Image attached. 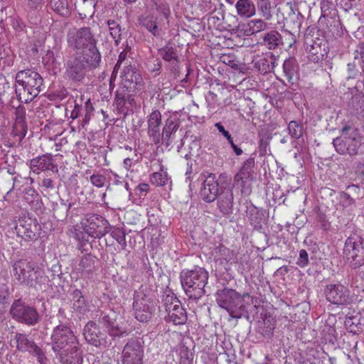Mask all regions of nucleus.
Listing matches in <instances>:
<instances>
[{"mask_svg": "<svg viewBox=\"0 0 364 364\" xmlns=\"http://www.w3.org/2000/svg\"><path fill=\"white\" fill-rule=\"evenodd\" d=\"M336 2L345 11L355 9L354 15L360 21H364V0H336Z\"/></svg>", "mask_w": 364, "mask_h": 364, "instance_id": "obj_26", "label": "nucleus"}, {"mask_svg": "<svg viewBox=\"0 0 364 364\" xmlns=\"http://www.w3.org/2000/svg\"><path fill=\"white\" fill-rule=\"evenodd\" d=\"M284 33H285V43L288 45L289 47H292L294 44L297 41L296 35L294 33L289 31L287 30H284Z\"/></svg>", "mask_w": 364, "mask_h": 364, "instance_id": "obj_60", "label": "nucleus"}, {"mask_svg": "<svg viewBox=\"0 0 364 364\" xmlns=\"http://www.w3.org/2000/svg\"><path fill=\"white\" fill-rule=\"evenodd\" d=\"M247 218L252 226L259 228L262 225V214L255 206H250L247 210Z\"/></svg>", "mask_w": 364, "mask_h": 364, "instance_id": "obj_39", "label": "nucleus"}, {"mask_svg": "<svg viewBox=\"0 0 364 364\" xmlns=\"http://www.w3.org/2000/svg\"><path fill=\"white\" fill-rule=\"evenodd\" d=\"M49 6L60 16L67 17L70 14L68 0H50Z\"/></svg>", "mask_w": 364, "mask_h": 364, "instance_id": "obj_38", "label": "nucleus"}, {"mask_svg": "<svg viewBox=\"0 0 364 364\" xmlns=\"http://www.w3.org/2000/svg\"><path fill=\"white\" fill-rule=\"evenodd\" d=\"M126 92L124 89L119 90L115 93L114 103L117 109L120 112H124L126 111Z\"/></svg>", "mask_w": 364, "mask_h": 364, "instance_id": "obj_48", "label": "nucleus"}, {"mask_svg": "<svg viewBox=\"0 0 364 364\" xmlns=\"http://www.w3.org/2000/svg\"><path fill=\"white\" fill-rule=\"evenodd\" d=\"M18 178H21V176L19 174L11 178L12 186L4 196V200L8 201L9 203H14L16 201L15 197L12 196V192L15 189L16 183L18 182Z\"/></svg>", "mask_w": 364, "mask_h": 364, "instance_id": "obj_54", "label": "nucleus"}, {"mask_svg": "<svg viewBox=\"0 0 364 364\" xmlns=\"http://www.w3.org/2000/svg\"><path fill=\"white\" fill-rule=\"evenodd\" d=\"M218 304L225 309L232 318H240L247 316L244 300L239 293L232 289H223L216 295Z\"/></svg>", "mask_w": 364, "mask_h": 364, "instance_id": "obj_7", "label": "nucleus"}, {"mask_svg": "<svg viewBox=\"0 0 364 364\" xmlns=\"http://www.w3.org/2000/svg\"><path fill=\"white\" fill-rule=\"evenodd\" d=\"M309 263V255L305 250L299 251V255L296 260V264L301 268L306 267Z\"/></svg>", "mask_w": 364, "mask_h": 364, "instance_id": "obj_57", "label": "nucleus"}, {"mask_svg": "<svg viewBox=\"0 0 364 364\" xmlns=\"http://www.w3.org/2000/svg\"><path fill=\"white\" fill-rule=\"evenodd\" d=\"M10 314L17 321L28 325H36L39 321V314L36 308L29 306L20 299L14 301Z\"/></svg>", "mask_w": 364, "mask_h": 364, "instance_id": "obj_10", "label": "nucleus"}, {"mask_svg": "<svg viewBox=\"0 0 364 364\" xmlns=\"http://www.w3.org/2000/svg\"><path fill=\"white\" fill-rule=\"evenodd\" d=\"M179 364H192L193 354L188 349H183L180 351Z\"/></svg>", "mask_w": 364, "mask_h": 364, "instance_id": "obj_56", "label": "nucleus"}, {"mask_svg": "<svg viewBox=\"0 0 364 364\" xmlns=\"http://www.w3.org/2000/svg\"><path fill=\"white\" fill-rule=\"evenodd\" d=\"M51 340L52 349L56 355L79 346L73 332L65 325H58L53 329Z\"/></svg>", "mask_w": 364, "mask_h": 364, "instance_id": "obj_8", "label": "nucleus"}, {"mask_svg": "<svg viewBox=\"0 0 364 364\" xmlns=\"http://www.w3.org/2000/svg\"><path fill=\"white\" fill-rule=\"evenodd\" d=\"M84 231L90 237L100 239L110 231L111 225L102 216L97 214L87 215L82 223Z\"/></svg>", "mask_w": 364, "mask_h": 364, "instance_id": "obj_11", "label": "nucleus"}, {"mask_svg": "<svg viewBox=\"0 0 364 364\" xmlns=\"http://www.w3.org/2000/svg\"><path fill=\"white\" fill-rule=\"evenodd\" d=\"M339 200L341 205L345 208H349L355 205V200L349 193L344 191L340 192Z\"/></svg>", "mask_w": 364, "mask_h": 364, "instance_id": "obj_53", "label": "nucleus"}, {"mask_svg": "<svg viewBox=\"0 0 364 364\" xmlns=\"http://www.w3.org/2000/svg\"><path fill=\"white\" fill-rule=\"evenodd\" d=\"M149 189V185L147 183H140L139 184L136 189L135 193L136 195L139 196L140 197L145 196L147 191Z\"/></svg>", "mask_w": 364, "mask_h": 364, "instance_id": "obj_62", "label": "nucleus"}, {"mask_svg": "<svg viewBox=\"0 0 364 364\" xmlns=\"http://www.w3.org/2000/svg\"><path fill=\"white\" fill-rule=\"evenodd\" d=\"M182 287L186 296L198 300L205 293V287L208 280V272L203 267L183 270L180 274Z\"/></svg>", "mask_w": 364, "mask_h": 364, "instance_id": "obj_4", "label": "nucleus"}, {"mask_svg": "<svg viewBox=\"0 0 364 364\" xmlns=\"http://www.w3.org/2000/svg\"><path fill=\"white\" fill-rule=\"evenodd\" d=\"M101 61H97L95 65L87 63L84 55H78L68 60L65 66V75L67 77L73 81H82L86 73L91 69H95L100 66Z\"/></svg>", "mask_w": 364, "mask_h": 364, "instance_id": "obj_9", "label": "nucleus"}, {"mask_svg": "<svg viewBox=\"0 0 364 364\" xmlns=\"http://www.w3.org/2000/svg\"><path fill=\"white\" fill-rule=\"evenodd\" d=\"M203 182V186L200 191L201 198L206 203H212L216 200L221 191L226 186L220 185L216 180L215 175L208 173Z\"/></svg>", "mask_w": 364, "mask_h": 364, "instance_id": "obj_17", "label": "nucleus"}, {"mask_svg": "<svg viewBox=\"0 0 364 364\" xmlns=\"http://www.w3.org/2000/svg\"><path fill=\"white\" fill-rule=\"evenodd\" d=\"M109 232L110 236L117 242L121 248L124 250L127 247L126 234L124 231L121 228L111 226Z\"/></svg>", "mask_w": 364, "mask_h": 364, "instance_id": "obj_45", "label": "nucleus"}, {"mask_svg": "<svg viewBox=\"0 0 364 364\" xmlns=\"http://www.w3.org/2000/svg\"><path fill=\"white\" fill-rule=\"evenodd\" d=\"M29 167L31 171L37 175L46 171L58 172V165L54 162L53 156L51 154H43L32 159L30 160Z\"/></svg>", "mask_w": 364, "mask_h": 364, "instance_id": "obj_19", "label": "nucleus"}, {"mask_svg": "<svg viewBox=\"0 0 364 364\" xmlns=\"http://www.w3.org/2000/svg\"><path fill=\"white\" fill-rule=\"evenodd\" d=\"M135 318L140 322L149 321L156 311V302L151 291L141 286L134 294L132 304Z\"/></svg>", "mask_w": 364, "mask_h": 364, "instance_id": "obj_6", "label": "nucleus"}, {"mask_svg": "<svg viewBox=\"0 0 364 364\" xmlns=\"http://www.w3.org/2000/svg\"><path fill=\"white\" fill-rule=\"evenodd\" d=\"M341 135L333 140L337 153L341 155L356 156L363 144V136L358 128L345 125L340 131Z\"/></svg>", "mask_w": 364, "mask_h": 364, "instance_id": "obj_5", "label": "nucleus"}, {"mask_svg": "<svg viewBox=\"0 0 364 364\" xmlns=\"http://www.w3.org/2000/svg\"><path fill=\"white\" fill-rule=\"evenodd\" d=\"M161 124V114L159 110L153 111L148 119V134L154 144L161 141L160 125Z\"/></svg>", "mask_w": 364, "mask_h": 364, "instance_id": "obj_24", "label": "nucleus"}, {"mask_svg": "<svg viewBox=\"0 0 364 364\" xmlns=\"http://www.w3.org/2000/svg\"><path fill=\"white\" fill-rule=\"evenodd\" d=\"M363 250L362 243L349 237L345 242L343 254L353 268L360 267L364 262V258L360 252Z\"/></svg>", "mask_w": 364, "mask_h": 364, "instance_id": "obj_18", "label": "nucleus"}, {"mask_svg": "<svg viewBox=\"0 0 364 364\" xmlns=\"http://www.w3.org/2000/svg\"><path fill=\"white\" fill-rule=\"evenodd\" d=\"M324 294L328 302L337 306L348 305L351 301L349 289L340 282L326 285Z\"/></svg>", "mask_w": 364, "mask_h": 364, "instance_id": "obj_15", "label": "nucleus"}, {"mask_svg": "<svg viewBox=\"0 0 364 364\" xmlns=\"http://www.w3.org/2000/svg\"><path fill=\"white\" fill-rule=\"evenodd\" d=\"M144 342L141 338H132L124 345L122 353V364H143Z\"/></svg>", "mask_w": 364, "mask_h": 364, "instance_id": "obj_14", "label": "nucleus"}, {"mask_svg": "<svg viewBox=\"0 0 364 364\" xmlns=\"http://www.w3.org/2000/svg\"><path fill=\"white\" fill-rule=\"evenodd\" d=\"M298 70L299 67L295 58H290L284 60L283 71L289 82L293 83V80L297 78Z\"/></svg>", "mask_w": 364, "mask_h": 364, "instance_id": "obj_33", "label": "nucleus"}, {"mask_svg": "<svg viewBox=\"0 0 364 364\" xmlns=\"http://www.w3.org/2000/svg\"><path fill=\"white\" fill-rule=\"evenodd\" d=\"M141 26L146 28L154 36H159L160 31L162 30V18L156 16L154 12L143 16L139 19Z\"/></svg>", "mask_w": 364, "mask_h": 364, "instance_id": "obj_22", "label": "nucleus"}, {"mask_svg": "<svg viewBox=\"0 0 364 364\" xmlns=\"http://www.w3.org/2000/svg\"><path fill=\"white\" fill-rule=\"evenodd\" d=\"M15 122L14 125V133L19 136L20 139L24 138L27 133V125L26 123V109L24 107L18 106L15 111Z\"/></svg>", "mask_w": 364, "mask_h": 364, "instance_id": "obj_27", "label": "nucleus"}, {"mask_svg": "<svg viewBox=\"0 0 364 364\" xmlns=\"http://www.w3.org/2000/svg\"><path fill=\"white\" fill-rule=\"evenodd\" d=\"M16 349L22 353L28 352L36 357L40 364H48V359L43 350L39 347L28 335L16 333L14 338Z\"/></svg>", "mask_w": 364, "mask_h": 364, "instance_id": "obj_12", "label": "nucleus"}, {"mask_svg": "<svg viewBox=\"0 0 364 364\" xmlns=\"http://www.w3.org/2000/svg\"><path fill=\"white\" fill-rule=\"evenodd\" d=\"M18 192L19 194L23 195V199L27 203L31 204L34 202L36 198L38 196V194L36 190L31 187L24 188L23 190L18 189Z\"/></svg>", "mask_w": 364, "mask_h": 364, "instance_id": "obj_49", "label": "nucleus"}, {"mask_svg": "<svg viewBox=\"0 0 364 364\" xmlns=\"http://www.w3.org/2000/svg\"><path fill=\"white\" fill-rule=\"evenodd\" d=\"M167 321L173 322L175 325H183L187 321L186 310L181 304L174 309H171V311H167Z\"/></svg>", "mask_w": 364, "mask_h": 364, "instance_id": "obj_34", "label": "nucleus"}, {"mask_svg": "<svg viewBox=\"0 0 364 364\" xmlns=\"http://www.w3.org/2000/svg\"><path fill=\"white\" fill-rule=\"evenodd\" d=\"M82 111V105H79L75 102L73 109L71 112L70 117L73 119H76L81 116V112Z\"/></svg>", "mask_w": 364, "mask_h": 364, "instance_id": "obj_63", "label": "nucleus"}, {"mask_svg": "<svg viewBox=\"0 0 364 364\" xmlns=\"http://www.w3.org/2000/svg\"><path fill=\"white\" fill-rule=\"evenodd\" d=\"M218 209L223 215H229L232 212L233 193L230 187H225L216 198Z\"/></svg>", "mask_w": 364, "mask_h": 364, "instance_id": "obj_23", "label": "nucleus"}, {"mask_svg": "<svg viewBox=\"0 0 364 364\" xmlns=\"http://www.w3.org/2000/svg\"><path fill=\"white\" fill-rule=\"evenodd\" d=\"M77 11L82 19L92 18L95 12V0H81L78 4Z\"/></svg>", "mask_w": 364, "mask_h": 364, "instance_id": "obj_36", "label": "nucleus"}, {"mask_svg": "<svg viewBox=\"0 0 364 364\" xmlns=\"http://www.w3.org/2000/svg\"><path fill=\"white\" fill-rule=\"evenodd\" d=\"M248 29L246 30L249 34H254L267 28V23L262 19L255 18L252 19L247 23Z\"/></svg>", "mask_w": 364, "mask_h": 364, "instance_id": "obj_41", "label": "nucleus"}, {"mask_svg": "<svg viewBox=\"0 0 364 364\" xmlns=\"http://www.w3.org/2000/svg\"><path fill=\"white\" fill-rule=\"evenodd\" d=\"M306 50L309 60L313 63L322 61L328 53L327 42L323 38H305Z\"/></svg>", "mask_w": 364, "mask_h": 364, "instance_id": "obj_16", "label": "nucleus"}, {"mask_svg": "<svg viewBox=\"0 0 364 364\" xmlns=\"http://www.w3.org/2000/svg\"><path fill=\"white\" fill-rule=\"evenodd\" d=\"M15 80L16 93L19 101L24 103L31 102L38 95L43 82L40 74L28 69L18 71Z\"/></svg>", "mask_w": 364, "mask_h": 364, "instance_id": "obj_3", "label": "nucleus"}, {"mask_svg": "<svg viewBox=\"0 0 364 364\" xmlns=\"http://www.w3.org/2000/svg\"><path fill=\"white\" fill-rule=\"evenodd\" d=\"M255 157L250 156L242 164L235 176V182L244 188L245 180H252L254 174Z\"/></svg>", "mask_w": 364, "mask_h": 364, "instance_id": "obj_25", "label": "nucleus"}, {"mask_svg": "<svg viewBox=\"0 0 364 364\" xmlns=\"http://www.w3.org/2000/svg\"><path fill=\"white\" fill-rule=\"evenodd\" d=\"M122 85L129 91L139 89L141 85L142 77L139 71L132 65L126 66L122 74Z\"/></svg>", "mask_w": 364, "mask_h": 364, "instance_id": "obj_21", "label": "nucleus"}, {"mask_svg": "<svg viewBox=\"0 0 364 364\" xmlns=\"http://www.w3.org/2000/svg\"><path fill=\"white\" fill-rule=\"evenodd\" d=\"M41 186L45 189L53 190L55 188L54 181L52 178L46 177L42 180Z\"/></svg>", "mask_w": 364, "mask_h": 364, "instance_id": "obj_64", "label": "nucleus"}, {"mask_svg": "<svg viewBox=\"0 0 364 364\" xmlns=\"http://www.w3.org/2000/svg\"><path fill=\"white\" fill-rule=\"evenodd\" d=\"M282 37L277 31H271L264 34L262 44L269 50H274L283 45Z\"/></svg>", "mask_w": 364, "mask_h": 364, "instance_id": "obj_32", "label": "nucleus"}, {"mask_svg": "<svg viewBox=\"0 0 364 364\" xmlns=\"http://www.w3.org/2000/svg\"><path fill=\"white\" fill-rule=\"evenodd\" d=\"M255 67L262 73H268L275 66L276 58L272 53H267L262 56L257 58L255 60Z\"/></svg>", "mask_w": 364, "mask_h": 364, "instance_id": "obj_30", "label": "nucleus"}, {"mask_svg": "<svg viewBox=\"0 0 364 364\" xmlns=\"http://www.w3.org/2000/svg\"><path fill=\"white\" fill-rule=\"evenodd\" d=\"M109 34L114 39L115 44L117 46L122 37V28L120 24L114 20H108L107 21Z\"/></svg>", "mask_w": 364, "mask_h": 364, "instance_id": "obj_43", "label": "nucleus"}, {"mask_svg": "<svg viewBox=\"0 0 364 364\" xmlns=\"http://www.w3.org/2000/svg\"><path fill=\"white\" fill-rule=\"evenodd\" d=\"M73 300V309L78 311L80 313L84 312L86 310V301L79 289H75L72 294Z\"/></svg>", "mask_w": 364, "mask_h": 364, "instance_id": "obj_42", "label": "nucleus"}, {"mask_svg": "<svg viewBox=\"0 0 364 364\" xmlns=\"http://www.w3.org/2000/svg\"><path fill=\"white\" fill-rule=\"evenodd\" d=\"M96 257L91 254L85 255L75 267V270L82 276L92 274L96 269Z\"/></svg>", "mask_w": 364, "mask_h": 364, "instance_id": "obj_31", "label": "nucleus"}, {"mask_svg": "<svg viewBox=\"0 0 364 364\" xmlns=\"http://www.w3.org/2000/svg\"><path fill=\"white\" fill-rule=\"evenodd\" d=\"M45 3V0H28L27 6L32 11H40Z\"/></svg>", "mask_w": 364, "mask_h": 364, "instance_id": "obj_59", "label": "nucleus"}, {"mask_svg": "<svg viewBox=\"0 0 364 364\" xmlns=\"http://www.w3.org/2000/svg\"><path fill=\"white\" fill-rule=\"evenodd\" d=\"M159 54L166 61L178 62L176 49L170 45H166L159 50Z\"/></svg>", "mask_w": 364, "mask_h": 364, "instance_id": "obj_40", "label": "nucleus"}, {"mask_svg": "<svg viewBox=\"0 0 364 364\" xmlns=\"http://www.w3.org/2000/svg\"><path fill=\"white\" fill-rule=\"evenodd\" d=\"M257 8L264 20L269 21L272 18V6L269 0H258Z\"/></svg>", "mask_w": 364, "mask_h": 364, "instance_id": "obj_47", "label": "nucleus"}, {"mask_svg": "<svg viewBox=\"0 0 364 364\" xmlns=\"http://www.w3.org/2000/svg\"><path fill=\"white\" fill-rule=\"evenodd\" d=\"M180 125L178 119L169 117L166 119L165 126L163 129L162 136H161V141L168 147L171 144L172 135L175 134Z\"/></svg>", "mask_w": 364, "mask_h": 364, "instance_id": "obj_29", "label": "nucleus"}, {"mask_svg": "<svg viewBox=\"0 0 364 364\" xmlns=\"http://www.w3.org/2000/svg\"><path fill=\"white\" fill-rule=\"evenodd\" d=\"M11 23L13 28L18 32L23 31L26 27L24 22L18 16L11 17Z\"/></svg>", "mask_w": 364, "mask_h": 364, "instance_id": "obj_58", "label": "nucleus"}, {"mask_svg": "<svg viewBox=\"0 0 364 364\" xmlns=\"http://www.w3.org/2000/svg\"><path fill=\"white\" fill-rule=\"evenodd\" d=\"M12 269L15 279L21 285L41 291L52 286L44 269L34 262L21 259L14 263Z\"/></svg>", "mask_w": 364, "mask_h": 364, "instance_id": "obj_2", "label": "nucleus"}, {"mask_svg": "<svg viewBox=\"0 0 364 364\" xmlns=\"http://www.w3.org/2000/svg\"><path fill=\"white\" fill-rule=\"evenodd\" d=\"M289 134L294 139H298L302 136L304 133L303 124L295 120H292L289 123L288 125Z\"/></svg>", "mask_w": 364, "mask_h": 364, "instance_id": "obj_46", "label": "nucleus"}, {"mask_svg": "<svg viewBox=\"0 0 364 364\" xmlns=\"http://www.w3.org/2000/svg\"><path fill=\"white\" fill-rule=\"evenodd\" d=\"M350 105L353 107L354 112L357 114H363L364 112V97L356 95L351 98Z\"/></svg>", "mask_w": 364, "mask_h": 364, "instance_id": "obj_50", "label": "nucleus"}, {"mask_svg": "<svg viewBox=\"0 0 364 364\" xmlns=\"http://www.w3.org/2000/svg\"><path fill=\"white\" fill-rule=\"evenodd\" d=\"M66 41L68 47L77 55H84L87 63L95 65L101 61V54L97 47L98 40L90 26L69 28Z\"/></svg>", "mask_w": 364, "mask_h": 364, "instance_id": "obj_1", "label": "nucleus"}, {"mask_svg": "<svg viewBox=\"0 0 364 364\" xmlns=\"http://www.w3.org/2000/svg\"><path fill=\"white\" fill-rule=\"evenodd\" d=\"M63 364H82L83 358L79 346L57 355Z\"/></svg>", "mask_w": 364, "mask_h": 364, "instance_id": "obj_28", "label": "nucleus"}, {"mask_svg": "<svg viewBox=\"0 0 364 364\" xmlns=\"http://www.w3.org/2000/svg\"><path fill=\"white\" fill-rule=\"evenodd\" d=\"M167 180V173L163 170L153 173L151 178V183L157 186H164Z\"/></svg>", "mask_w": 364, "mask_h": 364, "instance_id": "obj_52", "label": "nucleus"}, {"mask_svg": "<svg viewBox=\"0 0 364 364\" xmlns=\"http://www.w3.org/2000/svg\"><path fill=\"white\" fill-rule=\"evenodd\" d=\"M151 2L153 9L158 12L156 16L162 18V21L165 19L168 22V18L171 15L169 5L164 0H151Z\"/></svg>", "mask_w": 364, "mask_h": 364, "instance_id": "obj_37", "label": "nucleus"}, {"mask_svg": "<svg viewBox=\"0 0 364 364\" xmlns=\"http://www.w3.org/2000/svg\"><path fill=\"white\" fill-rule=\"evenodd\" d=\"M163 302L166 312L171 311V309H174L181 304L173 294H166L163 299Z\"/></svg>", "mask_w": 364, "mask_h": 364, "instance_id": "obj_51", "label": "nucleus"}, {"mask_svg": "<svg viewBox=\"0 0 364 364\" xmlns=\"http://www.w3.org/2000/svg\"><path fill=\"white\" fill-rule=\"evenodd\" d=\"M353 54L355 60L364 59V41L358 43Z\"/></svg>", "mask_w": 364, "mask_h": 364, "instance_id": "obj_61", "label": "nucleus"}, {"mask_svg": "<svg viewBox=\"0 0 364 364\" xmlns=\"http://www.w3.org/2000/svg\"><path fill=\"white\" fill-rule=\"evenodd\" d=\"M15 229L18 236L24 240L35 241L40 236L41 226L36 218L23 215L18 220Z\"/></svg>", "mask_w": 364, "mask_h": 364, "instance_id": "obj_13", "label": "nucleus"}, {"mask_svg": "<svg viewBox=\"0 0 364 364\" xmlns=\"http://www.w3.org/2000/svg\"><path fill=\"white\" fill-rule=\"evenodd\" d=\"M237 14L250 18L255 14V6L251 0H238L235 4Z\"/></svg>", "mask_w": 364, "mask_h": 364, "instance_id": "obj_35", "label": "nucleus"}, {"mask_svg": "<svg viewBox=\"0 0 364 364\" xmlns=\"http://www.w3.org/2000/svg\"><path fill=\"white\" fill-rule=\"evenodd\" d=\"M210 255L215 261L228 260L230 255V250L220 244L213 248Z\"/></svg>", "mask_w": 364, "mask_h": 364, "instance_id": "obj_44", "label": "nucleus"}, {"mask_svg": "<svg viewBox=\"0 0 364 364\" xmlns=\"http://www.w3.org/2000/svg\"><path fill=\"white\" fill-rule=\"evenodd\" d=\"M83 335L85 339L91 345L96 347H105L107 345V335L100 331V328L93 321H89L84 327Z\"/></svg>", "mask_w": 364, "mask_h": 364, "instance_id": "obj_20", "label": "nucleus"}, {"mask_svg": "<svg viewBox=\"0 0 364 364\" xmlns=\"http://www.w3.org/2000/svg\"><path fill=\"white\" fill-rule=\"evenodd\" d=\"M90 181L93 186L102 188L105 184L106 177L99 173L93 174L90 177Z\"/></svg>", "mask_w": 364, "mask_h": 364, "instance_id": "obj_55", "label": "nucleus"}]
</instances>
